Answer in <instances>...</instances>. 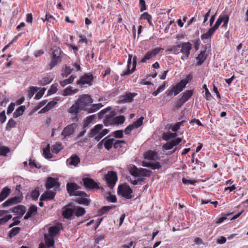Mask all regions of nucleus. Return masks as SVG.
I'll return each instance as SVG.
<instances>
[{
  "instance_id": "nucleus-1",
  "label": "nucleus",
  "mask_w": 248,
  "mask_h": 248,
  "mask_svg": "<svg viewBox=\"0 0 248 248\" xmlns=\"http://www.w3.org/2000/svg\"><path fill=\"white\" fill-rule=\"evenodd\" d=\"M62 228L61 224H58L50 227L48 229V234L45 233L44 237L47 248L53 246L54 244V237L59 233Z\"/></svg>"
},
{
  "instance_id": "nucleus-2",
  "label": "nucleus",
  "mask_w": 248,
  "mask_h": 248,
  "mask_svg": "<svg viewBox=\"0 0 248 248\" xmlns=\"http://www.w3.org/2000/svg\"><path fill=\"white\" fill-rule=\"evenodd\" d=\"M52 55L50 63L48 64L49 69H52L54 66L62 61V52L61 49L57 46H54L51 49Z\"/></svg>"
},
{
  "instance_id": "nucleus-3",
  "label": "nucleus",
  "mask_w": 248,
  "mask_h": 248,
  "mask_svg": "<svg viewBox=\"0 0 248 248\" xmlns=\"http://www.w3.org/2000/svg\"><path fill=\"white\" fill-rule=\"evenodd\" d=\"M188 83V80L182 79L179 82L171 86L170 89L167 91V95L171 96L173 93L174 96H176L181 92L186 87Z\"/></svg>"
},
{
  "instance_id": "nucleus-4",
  "label": "nucleus",
  "mask_w": 248,
  "mask_h": 248,
  "mask_svg": "<svg viewBox=\"0 0 248 248\" xmlns=\"http://www.w3.org/2000/svg\"><path fill=\"white\" fill-rule=\"evenodd\" d=\"M66 187L68 193L71 196H80L82 197H85L87 196L85 192L78 190V186L75 183H67Z\"/></svg>"
},
{
  "instance_id": "nucleus-5",
  "label": "nucleus",
  "mask_w": 248,
  "mask_h": 248,
  "mask_svg": "<svg viewBox=\"0 0 248 248\" xmlns=\"http://www.w3.org/2000/svg\"><path fill=\"white\" fill-rule=\"evenodd\" d=\"M82 110H87L88 107L93 103L91 96L88 94H83L80 96L77 101Z\"/></svg>"
},
{
  "instance_id": "nucleus-6",
  "label": "nucleus",
  "mask_w": 248,
  "mask_h": 248,
  "mask_svg": "<svg viewBox=\"0 0 248 248\" xmlns=\"http://www.w3.org/2000/svg\"><path fill=\"white\" fill-rule=\"evenodd\" d=\"M133 192L132 190L128 185H120L118 188V194L127 199L132 198L131 194Z\"/></svg>"
},
{
  "instance_id": "nucleus-7",
  "label": "nucleus",
  "mask_w": 248,
  "mask_h": 248,
  "mask_svg": "<svg viewBox=\"0 0 248 248\" xmlns=\"http://www.w3.org/2000/svg\"><path fill=\"white\" fill-rule=\"evenodd\" d=\"M105 179L108 186L111 188H113L118 180L117 173L113 171H108L105 175Z\"/></svg>"
},
{
  "instance_id": "nucleus-8",
  "label": "nucleus",
  "mask_w": 248,
  "mask_h": 248,
  "mask_svg": "<svg viewBox=\"0 0 248 248\" xmlns=\"http://www.w3.org/2000/svg\"><path fill=\"white\" fill-rule=\"evenodd\" d=\"M180 52L183 54L181 59L185 60L189 57L192 45L189 42H183L180 44Z\"/></svg>"
},
{
  "instance_id": "nucleus-9",
  "label": "nucleus",
  "mask_w": 248,
  "mask_h": 248,
  "mask_svg": "<svg viewBox=\"0 0 248 248\" xmlns=\"http://www.w3.org/2000/svg\"><path fill=\"white\" fill-rule=\"evenodd\" d=\"M137 95L135 93H125L119 96L118 102L121 104L130 103L133 101V98Z\"/></svg>"
},
{
  "instance_id": "nucleus-10",
  "label": "nucleus",
  "mask_w": 248,
  "mask_h": 248,
  "mask_svg": "<svg viewBox=\"0 0 248 248\" xmlns=\"http://www.w3.org/2000/svg\"><path fill=\"white\" fill-rule=\"evenodd\" d=\"M137 65V57L134 56L133 58L132 63L131 60H128L127 69L123 74L122 76H128L132 73L135 70Z\"/></svg>"
},
{
  "instance_id": "nucleus-11",
  "label": "nucleus",
  "mask_w": 248,
  "mask_h": 248,
  "mask_svg": "<svg viewBox=\"0 0 248 248\" xmlns=\"http://www.w3.org/2000/svg\"><path fill=\"white\" fill-rule=\"evenodd\" d=\"M143 117H140L137 121L128 125L124 129L125 134L126 135H128L132 130L140 126L143 124Z\"/></svg>"
},
{
  "instance_id": "nucleus-12",
  "label": "nucleus",
  "mask_w": 248,
  "mask_h": 248,
  "mask_svg": "<svg viewBox=\"0 0 248 248\" xmlns=\"http://www.w3.org/2000/svg\"><path fill=\"white\" fill-rule=\"evenodd\" d=\"M84 186L86 188L89 189H99L100 187L93 179L90 178H85L83 179Z\"/></svg>"
},
{
  "instance_id": "nucleus-13",
  "label": "nucleus",
  "mask_w": 248,
  "mask_h": 248,
  "mask_svg": "<svg viewBox=\"0 0 248 248\" xmlns=\"http://www.w3.org/2000/svg\"><path fill=\"white\" fill-rule=\"evenodd\" d=\"M22 199L23 198L21 196H15L10 199H8L7 201H6L2 204L1 206L3 207L12 206L14 204H16L21 202Z\"/></svg>"
},
{
  "instance_id": "nucleus-14",
  "label": "nucleus",
  "mask_w": 248,
  "mask_h": 248,
  "mask_svg": "<svg viewBox=\"0 0 248 248\" xmlns=\"http://www.w3.org/2000/svg\"><path fill=\"white\" fill-rule=\"evenodd\" d=\"M77 127V124L75 123L68 125L62 131V135L64 137L70 136L73 134Z\"/></svg>"
},
{
  "instance_id": "nucleus-15",
  "label": "nucleus",
  "mask_w": 248,
  "mask_h": 248,
  "mask_svg": "<svg viewBox=\"0 0 248 248\" xmlns=\"http://www.w3.org/2000/svg\"><path fill=\"white\" fill-rule=\"evenodd\" d=\"M93 76L91 74H85L82 76L79 80L77 81V84H91V82L93 81Z\"/></svg>"
},
{
  "instance_id": "nucleus-16",
  "label": "nucleus",
  "mask_w": 248,
  "mask_h": 248,
  "mask_svg": "<svg viewBox=\"0 0 248 248\" xmlns=\"http://www.w3.org/2000/svg\"><path fill=\"white\" fill-rule=\"evenodd\" d=\"M182 141L180 138H178L175 140H171L170 142H167L163 146V147L165 150H170L172 149L174 146L178 144Z\"/></svg>"
},
{
  "instance_id": "nucleus-17",
  "label": "nucleus",
  "mask_w": 248,
  "mask_h": 248,
  "mask_svg": "<svg viewBox=\"0 0 248 248\" xmlns=\"http://www.w3.org/2000/svg\"><path fill=\"white\" fill-rule=\"evenodd\" d=\"M55 196V193L51 190L48 191L43 194L40 199L41 201L51 200Z\"/></svg>"
},
{
  "instance_id": "nucleus-18",
  "label": "nucleus",
  "mask_w": 248,
  "mask_h": 248,
  "mask_svg": "<svg viewBox=\"0 0 248 248\" xmlns=\"http://www.w3.org/2000/svg\"><path fill=\"white\" fill-rule=\"evenodd\" d=\"M115 113L111 112L110 114L107 115L104 120V124L106 126L114 125V118Z\"/></svg>"
},
{
  "instance_id": "nucleus-19",
  "label": "nucleus",
  "mask_w": 248,
  "mask_h": 248,
  "mask_svg": "<svg viewBox=\"0 0 248 248\" xmlns=\"http://www.w3.org/2000/svg\"><path fill=\"white\" fill-rule=\"evenodd\" d=\"M193 94V90H186L181 95V102L182 103H186L188 101Z\"/></svg>"
},
{
  "instance_id": "nucleus-20",
  "label": "nucleus",
  "mask_w": 248,
  "mask_h": 248,
  "mask_svg": "<svg viewBox=\"0 0 248 248\" xmlns=\"http://www.w3.org/2000/svg\"><path fill=\"white\" fill-rule=\"evenodd\" d=\"M11 192V189L8 187H4L0 193V202L6 199Z\"/></svg>"
},
{
  "instance_id": "nucleus-21",
  "label": "nucleus",
  "mask_w": 248,
  "mask_h": 248,
  "mask_svg": "<svg viewBox=\"0 0 248 248\" xmlns=\"http://www.w3.org/2000/svg\"><path fill=\"white\" fill-rule=\"evenodd\" d=\"M80 162V159L79 157L76 155H72L69 159H67V163L69 165H73L75 167L77 166L78 163Z\"/></svg>"
},
{
  "instance_id": "nucleus-22",
  "label": "nucleus",
  "mask_w": 248,
  "mask_h": 248,
  "mask_svg": "<svg viewBox=\"0 0 248 248\" xmlns=\"http://www.w3.org/2000/svg\"><path fill=\"white\" fill-rule=\"evenodd\" d=\"M11 211L15 213L23 215L26 212V208L22 205H18L11 209Z\"/></svg>"
},
{
  "instance_id": "nucleus-23",
  "label": "nucleus",
  "mask_w": 248,
  "mask_h": 248,
  "mask_svg": "<svg viewBox=\"0 0 248 248\" xmlns=\"http://www.w3.org/2000/svg\"><path fill=\"white\" fill-rule=\"evenodd\" d=\"M144 158L148 160H155L158 159L156 153L152 151H149L144 155Z\"/></svg>"
},
{
  "instance_id": "nucleus-24",
  "label": "nucleus",
  "mask_w": 248,
  "mask_h": 248,
  "mask_svg": "<svg viewBox=\"0 0 248 248\" xmlns=\"http://www.w3.org/2000/svg\"><path fill=\"white\" fill-rule=\"evenodd\" d=\"M81 110L82 109L80 108L79 105H78V102L76 101V103L73 104L69 109L68 112L70 113L77 115L79 112V110Z\"/></svg>"
},
{
  "instance_id": "nucleus-25",
  "label": "nucleus",
  "mask_w": 248,
  "mask_h": 248,
  "mask_svg": "<svg viewBox=\"0 0 248 248\" xmlns=\"http://www.w3.org/2000/svg\"><path fill=\"white\" fill-rule=\"evenodd\" d=\"M103 128V125L98 124L96 125L93 127V129H92L90 132V137H93L95 136Z\"/></svg>"
},
{
  "instance_id": "nucleus-26",
  "label": "nucleus",
  "mask_w": 248,
  "mask_h": 248,
  "mask_svg": "<svg viewBox=\"0 0 248 248\" xmlns=\"http://www.w3.org/2000/svg\"><path fill=\"white\" fill-rule=\"evenodd\" d=\"M37 212V207L35 206H31L29 208L28 211L27 212L26 215L24 216V219H28L30 217H31V216L34 215L36 214Z\"/></svg>"
},
{
  "instance_id": "nucleus-27",
  "label": "nucleus",
  "mask_w": 248,
  "mask_h": 248,
  "mask_svg": "<svg viewBox=\"0 0 248 248\" xmlns=\"http://www.w3.org/2000/svg\"><path fill=\"white\" fill-rule=\"evenodd\" d=\"M57 183L56 180L52 177H49L47 178L46 183V188L49 190L54 187Z\"/></svg>"
},
{
  "instance_id": "nucleus-28",
  "label": "nucleus",
  "mask_w": 248,
  "mask_h": 248,
  "mask_svg": "<svg viewBox=\"0 0 248 248\" xmlns=\"http://www.w3.org/2000/svg\"><path fill=\"white\" fill-rule=\"evenodd\" d=\"M57 102L55 101H51L48 102L47 105L43 108L40 111V113H45L49 111L51 108L55 106Z\"/></svg>"
},
{
  "instance_id": "nucleus-29",
  "label": "nucleus",
  "mask_w": 248,
  "mask_h": 248,
  "mask_svg": "<svg viewBox=\"0 0 248 248\" xmlns=\"http://www.w3.org/2000/svg\"><path fill=\"white\" fill-rule=\"evenodd\" d=\"M78 91V89H73L72 86H68L67 88L65 89L62 92V95L63 96L70 95L76 93Z\"/></svg>"
},
{
  "instance_id": "nucleus-30",
  "label": "nucleus",
  "mask_w": 248,
  "mask_h": 248,
  "mask_svg": "<svg viewBox=\"0 0 248 248\" xmlns=\"http://www.w3.org/2000/svg\"><path fill=\"white\" fill-rule=\"evenodd\" d=\"M74 213L77 217H79L83 216L86 211L83 208L78 206L74 208Z\"/></svg>"
},
{
  "instance_id": "nucleus-31",
  "label": "nucleus",
  "mask_w": 248,
  "mask_h": 248,
  "mask_svg": "<svg viewBox=\"0 0 248 248\" xmlns=\"http://www.w3.org/2000/svg\"><path fill=\"white\" fill-rule=\"evenodd\" d=\"M207 55L206 54V51H202L200 54L198 55V56L197 57V60L198 61V64L201 65L204 61L206 58Z\"/></svg>"
},
{
  "instance_id": "nucleus-32",
  "label": "nucleus",
  "mask_w": 248,
  "mask_h": 248,
  "mask_svg": "<svg viewBox=\"0 0 248 248\" xmlns=\"http://www.w3.org/2000/svg\"><path fill=\"white\" fill-rule=\"evenodd\" d=\"M62 149V145L60 142H57L51 147L52 152L58 154Z\"/></svg>"
},
{
  "instance_id": "nucleus-33",
  "label": "nucleus",
  "mask_w": 248,
  "mask_h": 248,
  "mask_svg": "<svg viewBox=\"0 0 248 248\" xmlns=\"http://www.w3.org/2000/svg\"><path fill=\"white\" fill-rule=\"evenodd\" d=\"M76 78V76H74V75H71L69 77V78H68V79H64L62 81H60V85L62 87H64L65 86H66L67 84H71L73 82L74 80L75 79V78Z\"/></svg>"
},
{
  "instance_id": "nucleus-34",
  "label": "nucleus",
  "mask_w": 248,
  "mask_h": 248,
  "mask_svg": "<svg viewBox=\"0 0 248 248\" xmlns=\"http://www.w3.org/2000/svg\"><path fill=\"white\" fill-rule=\"evenodd\" d=\"M25 110V106H21L19 107L17 109H16V110L14 113V114H13L14 117L15 118H17L18 117L21 116V115H22V114L24 112Z\"/></svg>"
},
{
  "instance_id": "nucleus-35",
  "label": "nucleus",
  "mask_w": 248,
  "mask_h": 248,
  "mask_svg": "<svg viewBox=\"0 0 248 248\" xmlns=\"http://www.w3.org/2000/svg\"><path fill=\"white\" fill-rule=\"evenodd\" d=\"M103 106L101 103L93 104L91 106L90 108H88L87 110L89 113H92L95 112Z\"/></svg>"
},
{
  "instance_id": "nucleus-36",
  "label": "nucleus",
  "mask_w": 248,
  "mask_h": 248,
  "mask_svg": "<svg viewBox=\"0 0 248 248\" xmlns=\"http://www.w3.org/2000/svg\"><path fill=\"white\" fill-rule=\"evenodd\" d=\"M74 213V209L67 208L65 209L62 212V215L64 217L67 219H69L72 217Z\"/></svg>"
},
{
  "instance_id": "nucleus-37",
  "label": "nucleus",
  "mask_w": 248,
  "mask_h": 248,
  "mask_svg": "<svg viewBox=\"0 0 248 248\" xmlns=\"http://www.w3.org/2000/svg\"><path fill=\"white\" fill-rule=\"evenodd\" d=\"M125 121V117L123 115H120L114 117V125H119L123 124Z\"/></svg>"
},
{
  "instance_id": "nucleus-38",
  "label": "nucleus",
  "mask_w": 248,
  "mask_h": 248,
  "mask_svg": "<svg viewBox=\"0 0 248 248\" xmlns=\"http://www.w3.org/2000/svg\"><path fill=\"white\" fill-rule=\"evenodd\" d=\"M115 140L113 138L112 139H109L106 140H105L104 142V145L105 148L108 150H109L113 145V142Z\"/></svg>"
},
{
  "instance_id": "nucleus-39",
  "label": "nucleus",
  "mask_w": 248,
  "mask_h": 248,
  "mask_svg": "<svg viewBox=\"0 0 248 248\" xmlns=\"http://www.w3.org/2000/svg\"><path fill=\"white\" fill-rule=\"evenodd\" d=\"M215 31H214L213 29L211 28L206 33L203 34L201 36V38L202 39H208L211 37V36L213 34Z\"/></svg>"
},
{
  "instance_id": "nucleus-40",
  "label": "nucleus",
  "mask_w": 248,
  "mask_h": 248,
  "mask_svg": "<svg viewBox=\"0 0 248 248\" xmlns=\"http://www.w3.org/2000/svg\"><path fill=\"white\" fill-rule=\"evenodd\" d=\"M72 71V69L69 66L65 65V67L62 68V76L63 77H66L71 74Z\"/></svg>"
},
{
  "instance_id": "nucleus-41",
  "label": "nucleus",
  "mask_w": 248,
  "mask_h": 248,
  "mask_svg": "<svg viewBox=\"0 0 248 248\" xmlns=\"http://www.w3.org/2000/svg\"><path fill=\"white\" fill-rule=\"evenodd\" d=\"M52 80V79L49 77H44L39 81V83L42 85H46L50 83Z\"/></svg>"
},
{
  "instance_id": "nucleus-42",
  "label": "nucleus",
  "mask_w": 248,
  "mask_h": 248,
  "mask_svg": "<svg viewBox=\"0 0 248 248\" xmlns=\"http://www.w3.org/2000/svg\"><path fill=\"white\" fill-rule=\"evenodd\" d=\"M20 228L19 227H16L13 228L11 230V231L9 232L8 236L10 238H12L15 236L16 234L20 232Z\"/></svg>"
},
{
  "instance_id": "nucleus-43",
  "label": "nucleus",
  "mask_w": 248,
  "mask_h": 248,
  "mask_svg": "<svg viewBox=\"0 0 248 248\" xmlns=\"http://www.w3.org/2000/svg\"><path fill=\"white\" fill-rule=\"evenodd\" d=\"M140 19H144L148 21L150 25H152V16L148 14L147 12H145L142 14L140 17Z\"/></svg>"
},
{
  "instance_id": "nucleus-44",
  "label": "nucleus",
  "mask_w": 248,
  "mask_h": 248,
  "mask_svg": "<svg viewBox=\"0 0 248 248\" xmlns=\"http://www.w3.org/2000/svg\"><path fill=\"white\" fill-rule=\"evenodd\" d=\"M43 155L46 158H50L52 157V155L50 152L49 145L47 144L46 148L43 149Z\"/></svg>"
},
{
  "instance_id": "nucleus-45",
  "label": "nucleus",
  "mask_w": 248,
  "mask_h": 248,
  "mask_svg": "<svg viewBox=\"0 0 248 248\" xmlns=\"http://www.w3.org/2000/svg\"><path fill=\"white\" fill-rule=\"evenodd\" d=\"M114 206H105L102 207L98 212V215L102 216L108 211L114 208Z\"/></svg>"
},
{
  "instance_id": "nucleus-46",
  "label": "nucleus",
  "mask_w": 248,
  "mask_h": 248,
  "mask_svg": "<svg viewBox=\"0 0 248 248\" xmlns=\"http://www.w3.org/2000/svg\"><path fill=\"white\" fill-rule=\"evenodd\" d=\"M39 195L40 193L39 191V188L36 187L31 193V197L33 200L36 201L38 199Z\"/></svg>"
},
{
  "instance_id": "nucleus-47",
  "label": "nucleus",
  "mask_w": 248,
  "mask_h": 248,
  "mask_svg": "<svg viewBox=\"0 0 248 248\" xmlns=\"http://www.w3.org/2000/svg\"><path fill=\"white\" fill-rule=\"evenodd\" d=\"M16 124V123L15 120L12 118H11L7 124L6 126V130L7 131H10L12 128L15 126Z\"/></svg>"
},
{
  "instance_id": "nucleus-48",
  "label": "nucleus",
  "mask_w": 248,
  "mask_h": 248,
  "mask_svg": "<svg viewBox=\"0 0 248 248\" xmlns=\"http://www.w3.org/2000/svg\"><path fill=\"white\" fill-rule=\"evenodd\" d=\"M220 17L221 18L222 22H223L222 27L225 28L227 26L229 19V16L228 15H220Z\"/></svg>"
},
{
  "instance_id": "nucleus-49",
  "label": "nucleus",
  "mask_w": 248,
  "mask_h": 248,
  "mask_svg": "<svg viewBox=\"0 0 248 248\" xmlns=\"http://www.w3.org/2000/svg\"><path fill=\"white\" fill-rule=\"evenodd\" d=\"M95 115H92L86 118L84 123V127L87 126L89 124L92 122L95 118Z\"/></svg>"
},
{
  "instance_id": "nucleus-50",
  "label": "nucleus",
  "mask_w": 248,
  "mask_h": 248,
  "mask_svg": "<svg viewBox=\"0 0 248 248\" xmlns=\"http://www.w3.org/2000/svg\"><path fill=\"white\" fill-rule=\"evenodd\" d=\"M111 109L110 107H108L102 110H101L98 114V118L99 119H101L103 118L104 114L107 113L108 111H109Z\"/></svg>"
},
{
  "instance_id": "nucleus-51",
  "label": "nucleus",
  "mask_w": 248,
  "mask_h": 248,
  "mask_svg": "<svg viewBox=\"0 0 248 248\" xmlns=\"http://www.w3.org/2000/svg\"><path fill=\"white\" fill-rule=\"evenodd\" d=\"M139 170V169L135 166H133L130 169L129 172L132 175L135 177H138Z\"/></svg>"
},
{
  "instance_id": "nucleus-52",
  "label": "nucleus",
  "mask_w": 248,
  "mask_h": 248,
  "mask_svg": "<svg viewBox=\"0 0 248 248\" xmlns=\"http://www.w3.org/2000/svg\"><path fill=\"white\" fill-rule=\"evenodd\" d=\"M10 152V149L5 146L0 147V155H6L7 154Z\"/></svg>"
},
{
  "instance_id": "nucleus-53",
  "label": "nucleus",
  "mask_w": 248,
  "mask_h": 248,
  "mask_svg": "<svg viewBox=\"0 0 248 248\" xmlns=\"http://www.w3.org/2000/svg\"><path fill=\"white\" fill-rule=\"evenodd\" d=\"M176 136V133L168 132L163 135V138L164 140H168L169 139H170L171 138L175 137Z\"/></svg>"
},
{
  "instance_id": "nucleus-54",
  "label": "nucleus",
  "mask_w": 248,
  "mask_h": 248,
  "mask_svg": "<svg viewBox=\"0 0 248 248\" xmlns=\"http://www.w3.org/2000/svg\"><path fill=\"white\" fill-rule=\"evenodd\" d=\"M149 172H150V171L148 170L140 168L139 170L138 177L146 176Z\"/></svg>"
},
{
  "instance_id": "nucleus-55",
  "label": "nucleus",
  "mask_w": 248,
  "mask_h": 248,
  "mask_svg": "<svg viewBox=\"0 0 248 248\" xmlns=\"http://www.w3.org/2000/svg\"><path fill=\"white\" fill-rule=\"evenodd\" d=\"M57 90V85L56 84L52 85L50 88L47 92V95L55 93Z\"/></svg>"
},
{
  "instance_id": "nucleus-56",
  "label": "nucleus",
  "mask_w": 248,
  "mask_h": 248,
  "mask_svg": "<svg viewBox=\"0 0 248 248\" xmlns=\"http://www.w3.org/2000/svg\"><path fill=\"white\" fill-rule=\"evenodd\" d=\"M76 202L79 204H82L86 205H88L90 203V201L86 198L78 199Z\"/></svg>"
},
{
  "instance_id": "nucleus-57",
  "label": "nucleus",
  "mask_w": 248,
  "mask_h": 248,
  "mask_svg": "<svg viewBox=\"0 0 248 248\" xmlns=\"http://www.w3.org/2000/svg\"><path fill=\"white\" fill-rule=\"evenodd\" d=\"M115 142H113V146L115 149L122 146V144L125 143V141L123 140H115Z\"/></svg>"
},
{
  "instance_id": "nucleus-58",
  "label": "nucleus",
  "mask_w": 248,
  "mask_h": 248,
  "mask_svg": "<svg viewBox=\"0 0 248 248\" xmlns=\"http://www.w3.org/2000/svg\"><path fill=\"white\" fill-rule=\"evenodd\" d=\"M154 57L152 56V53L150 51L148 52L144 56V57L141 59L140 62H145L147 60L151 59L152 58Z\"/></svg>"
},
{
  "instance_id": "nucleus-59",
  "label": "nucleus",
  "mask_w": 248,
  "mask_h": 248,
  "mask_svg": "<svg viewBox=\"0 0 248 248\" xmlns=\"http://www.w3.org/2000/svg\"><path fill=\"white\" fill-rule=\"evenodd\" d=\"M12 217V216L11 215H7L3 217L0 218V225H2L5 222H7Z\"/></svg>"
},
{
  "instance_id": "nucleus-60",
  "label": "nucleus",
  "mask_w": 248,
  "mask_h": 248,
  "mask_svg": "<svg viewBox=\"0 0 248 248\" xmlns=\"http://www.w3.org/2000/svg\"><path fill=\"white\" fill-rule=\"evenodd\" d=\"M184 122H185L184 121H182L181 122H178L177 124H176L172 127V130L174 132L177 131L179 129L180 126L183 124Z\"/></svg>"
},
{
  "instance_id": "nucleus-61",
  "label": "nucleus",
  "mask_w": 248,
  "mask_h": 248,
  "mask_svg": "<svg viewBox=\"0 0 248 248\" xmlns=\"http://www.w3.org/2000/svg\"><path fill=\"white\" fill-rule=\"evenodd\" d=\"M163 49L162 48L156 47L152 50L150 51L151 53L152 54L153 57L155 56L157 54H158L161 51H163Z\"/></svg>"
},
{
  "instance_id": "nucleus-62",
  "label": "nucleus",
  "mask_w": 248,
  "mask_h": 248,
  "mask_svg": "<svg viewBox=\"0 0 248 248\" xmlns=\"http://www.w3.org/2000/svg\"><path fill=\"white\" fill-rule=\"evenodd\" d=\"M165 84L160 86L157 89V90L153 93V95L154 96H156L157 94L160 93L162 91H163L165 88Z\"/></svg>"
},
{
  "instance_id": "nucleus-63",
  "label": "nucleus",
  "mask_w": 248,
  "mask_h": 248,
  "mask_svg": "<svg viewBox=\"0 0 248 248\" xmlns=\"http://www.w3.org/2000/svg\"><path fill=\"white\" fill-rule=\"evenodd\" d=\"M36 92H37V90H36V88H35L34 87L30 88V89L29 91V93H28L29 97L30 98H31Z\"/></svg>"
},
{
  "instance_id": "nucleus-64",
  "label": "nucleus",
  "mask_w": 248,
  "mask_h": 248,
  "mask_svg": "<svg viewBox=\"0 0 248 248\" xmlns=\"http://www.w3.org/2000/svg\"><path fill=\"white\" fill-rule=\"evenodd\" d=\"M114 135L115 138H122L123 137V130H117L114 132Z\"/></svg>"
}]
</instances>
